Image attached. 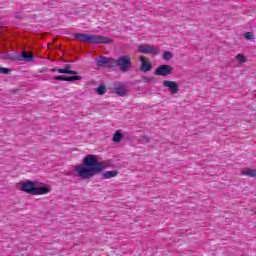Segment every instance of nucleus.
Segmentation results:
<instances>
[{
	"mask_svg": "<svg viewBox=\"0 0 256 256\" xmlns=\"http://www.w3.org/2000/svg\"><path fill=\"white\" fill-rule=\"evenodd\" d=\"M111 167V161H99L96 155H87L83 159V165H77L74 167L78 177L80 179H92L95 175L101 174L105 169H109Z\"/></svg>",
	"mask_w": 256,
	"mask_h": 256,
	"instance_id": "obj_1",
	"label": "nucleus"
},
{
	"mask_svg": "<svg viewBox=\"0 0 256 256\" xmlns=\"http://www.w3.org/2000/svg\"><path fill=\"white\" fill-rule=\"evenodd\" d=\"M75 39L78 41H81L82 43H93L96 45L104 44L107 45L109 43H112V40L110 38H107L105 36L101 35H95V34H83V33H76L74 34Z\"/></svg>",
	"mask_w": 256,
	"mask_h": 256,
	"instance_id": "obj_2",
	"label": "nucleus"
},
{
	"mask_svg": "<svg viewBox=\"0 0 256 256\" xmlns=\"http://www.w3.org/2000/svg\"><path fill=\"white\" fill-rule=\"evenodd\" d=\"M113 67H118L122 73H127L133 69L131 56L122 55L117 60L114 59Z\"/></svg>",
	"mask_w": 256,
	"mask_h": 256,
	"instance_id": "obj_3",
	"label": "nucleus"
},
{
	"mask_svg": "<svg viewBox=\"0 0 256 256\" xmlns=\"http://www.w3.org/2000/svg\"><path fill=\"white\" fill-rule=\"evenodd\" d=\"M138 53H144L145 55H153L157 57L159 55V47L152 46L150 44H141L138 46Z\"/></svg>",
	"mask_w": 256,
	"mask_h": 256,
	"instance_id": "obj_4",
	"label": "nucleus"
},
{
	"mask_svg": "<svg viewBox=\"0 0 256 256\" xmlns=\"http://www.w3.org/2000/svg\"><path fill=\"white\" fill-rule=\"evenodd\" d=\"M173 73V67L167 64L160 65L155 71L154 75L158 77H167V75H171Z\"/></svg>",
	"mask_w": 256,
	"mask_h": 256,
	"instance_id": "obj_5",
	"label": "nucleus"
},
{
	"mask_svg": "<svg viewBox=\"0 0 256 256\" xmlns=\"http://www.w3.org/2000/svg\"><path fill=\"white\" fill-rule=\"evenodd\" d=\"M163 87H167L169 93L172 95H177L179 93V86L177 85V82L171 81V80H164L162 82Z\"/></svg>",
	"mask_w": 256,
	"mask_h": 256,
	"instance_id": "obj_6",
	"label": "nucleus"
},
{
	"mask_svg": "<svg viewBox=\"0 0 256 256\" xmlns=\"http://www.w3.org/2000/svg\"><path fill=\"white\" fill-rule=\"evenodd\" d=\"M113 91L118 97H125L127 95V85L123 82L116 83L114 85Z\"/></svg>",
	"mask_w": 256,
	"mask_h": 256,
	"instance_id": "obj_7",
	"label": "nucleus"
},
{
	"mask_svg": "<svg viewBox=\"0 0 256 256\" xmlns=\"http://www.w3.org/2000/svg\"><path fill=\"white\" fill-rule=\"evenodd\" d=\"M35 182L28 180L22 183L21 191L28 193V195H34L35 193Z\"/></svg>",
	"mask_w": 256,
	"mask_h": 256,
	"instance_id": "obj_8",
	"label": "nucleus"
},
{
	"mask_svg": "<svg viewBox=\"0 0 256 256\" xmlns=\"http://www.w3.org/2000/svg\"><path fill=\"white\" fill-rule=\"evenodd\" d=\"M113 62V58L100 57L96 59V65H98V67H113Z\"/></svg>",
	"mask_w": 256,
	"mask_h": 256,
	"instance_id": "obj_9",
	"label": "nucleus"
},
{
	"mask_svg": "<svg viewBox=\"0 0 256 256\" xmlns=\"http://www.w3.org/2000/svg\"><path fill=\"white\" fill-rule=\"evenodd\" d=\"M47 193H51V187L47 185L35 186L33 195H47Z\"/></svg>",
	"mask_w": 256,
	"mask_h": 256,
	"instance_id": "obj_10",
	"label": "nucleus"
},
{
	"mask_svg": "<svg viewBox=\"0 0 256 256\" xmlns=\"http://www.w3.org/2000/svg\"><path fill=\"white\" fill-rule=\"evenodd\" d=\"M55 81H68L70 83H73L74 81H81V76H55Z\"/></svg>",
	"mask_w": 256,
	"mask_h": 256,
	"instance_id": "obj_11",
	"label": "nucleus"
},
{
	"mask_svg": "<svg viewBox=\"0 0 256 256\" xmlns=\"http://www.w3.org/2000/svg\"><path fill=\"white\" fill-rule=\"evenodd\" d=\"M147 58H145L144 56H141L140 57V61H141V68L140 70L143 71V73H147L149 71H151L152 69V65H151V62L149 61H146Z\"/></svg>",
	"mask_w": 256,
	"mask_h": 256,
	"instance_id": "obj_12",
	"label": "nucleus"
},
{
	"mask_svg": "<svg viewBox=\"0 0 256 256\" xmlns=\"http://www.w3.org/2000/svg\"><path fill=\"white\" fill-rule=\"evenodd\" d=\"M34 59L35 55L26 51H23L22 54L18 56L19 61H26L27 63H31L32 61H34Z\"/></svg>",
	"mask_w": 256,
	"mask_h": 256,
	"instance_id": "obj_13",
	"label": "nucleus"
},
{
	"mask_svg": "<svg viewBox=\"0 0 256 256\" xmlns=\"http://www.w3.org/2000/svg\"><path fill=\"white\" fill-rule=\"evenodd\" d=\"M117 175H119V171L117 170L105 171L102 174V179H113V177H117Z\"/></svg>",
	"mask_w": 256,
	"mask_h": 256,
	"instance_id": "obj_14",
	"label": "nucleus"
},
{
	"mask_svg": "<svg viewBox=\"0 0 256 256\" xmlns=\"http://www.w3.org/2000/svg\"><path fill=\"white\" fill-rule=\"evenodd\" d=\"M57 73H62V74H66V75H77V71L66 70V68H59L57 70Z\"/></svg>",
	"mask_w": 256,
	"mask_h": 256,
	"instance_id": "obj_15",
	"label": "nucleus"
},
{
	"mask_svg": "<svg viewBox=\"0 0 256 256\" xmlns=\"http://www.w3.org/2000/svg\"><path fill=\"white\" fill-rule=\"evenodd\" d=\"M241 175H246V177H256V170L255 169L244 170L241 172Z\"/></svg>",
	"mask_w": 256,
	"mask_h": 256,
	"instance_id": "obj_16",
	"label": "nucleus"
},
{
	"mask_svg": "<svg viewBox=\"0 0 256 256\" xmlns=\"http://www.w3.org/2000/svg\"><path fill=\"white\" fill-rule=\"evenodd\" d=\"M121 139H123V135H122L119 131H117V132L114 134V136H113V138H112V141H113L114 143H121Z\"/></svg>",
	"mask_w": 256,
	"mask_h": 256,
	"instance_id": "obj_17",
	"label": "nucleus"
},
{
	"mask_svg": "<svg viewBox=\"0 0 256 256\" xmlns=\"http://www.w3.org/2000/svg\"><path fill=\"white\" fill-rule=\"evenodd\" d=\"M97 95H105L107 93V88L105 85H100L98 88H96Z\"/></svg>",
	"mask_w": 256,
	"mask_h": 256,
	"instance_id": "obj_18",
	"label": "nucleus"
},
{
	"mask_svg": "<svg viewBox=\"0 0 256 256\" xmlns=\"http://www.w3.org/2000/svg\"><path fill=\"white\" fill-rule=\"evenodd\" d=\"M236 59L237 61H239V63H247V59L245 58V56H243V54L236 55Z\"/></svg>",
	"mask_w": 256,
	"mask_h": 256,
	"instance_id": "obj_19",
	"label": "nucleus"
},
{
	"mask_svg": "<svg viewBox=\"0 0 256 256\" xmlns=\"http://www.w3.org/2000/svg\"><path fill=\"white\" fill-rule=\"evenodd\" d=\"M172 58H173V54L171 52L169 51L164 52L163 59H165L166 61H169Z\"/></svg>",
	"mask_w": 256,
	"mask_h": 256,
	"instance_id": "obj_20",
	"label": "nucleus"
},
{
	"mask_svg": "<svg viewBox=\"0 0 256 256\" xmlns=\"http://www.w3.org/2000/svg\"><path fill=\"white\" fill-rule=\"evenodd\" d=\"M142 81H144V83H153V81H155V79L152 77L143 76Z\"/></svg>",
	"mask_w": 256,
	"mask_h": 256,
	"instance_id": "obj_21",
	"label": "nucleus"
},
{
	"mask_svg": "<svg viewBox=\"0 0 256 256\" xmlns=\"http://www.w3.org/2000/svg\"><path fill=\"white\" fill-rule=\"evenodd\" d=\"M244 37H245V39H247L248 41H251V40L255 39V37L253 36V33H251V32L245 33Z\"/></svg>",
	"mask_w": 256,
	"mask_h": 256,
	"instance_id": "obj_22",
	"label": "nucleus"
},
{
	"mask_svg": "<svg viewBox=\"0 0 256 256\" xmlns=\"http://www.w3.org/2000/svg\"><path fill=\"white\" fill-rule=\"evenodd\" d=\"M1 73L4 75H10L11 74V69L9 68H1Z\"/></svg>",
	"mask_w": 256,
	"mask_h": 256,
	"instance_id": "obj_23",
	"label": "nucleus"
},
{
	"mask_svg": "<svg viewBox=\"0 0 256 256\" xmlns=\"http://www.w3.org/2000/svg\"><path fill=\"white\" fill-rule=\"evenodd\" d=\"M9 54H7L6 52H1V59H9Z\"/></svg>",
	"mask_w": 256,
	"mask_h": 256,
	"instance_id": "obj_24",
	"label": "nucleus"
},
{
	"mask_svg": "<svg viewBox=\"0 0 256 256\" xmlns=\"http://www.w3.org/2000/svg\"><path fill=\"white\" fill-rule=\"evenodd\" d=\"M72 67H73V66H71V64H68V65H65L64 68H65L67 71H71Z\"/></svg>",
	"mask_w": 256,
	"mask_h": 256,
	"instance_id": "obj_25",
	"label": "nucleus"
},
{
	"mask_svg": "<svg viewBox=\"0 0 256 256\" xmlns=\"http://www.w3.org/2000/svg\"><path fill=\"white\" fill-rule=\"evenodd\" d=\"M66 175H67V176H71V175H73V172L68 171V172H66Z\"/></svg>",
	"mask_w": 256,
	"mask_h": 256,
	"instance_id": "obj_26",
	"label": "nucleus"
},
{
	"mask_svg": "<svg viewBox=\"0 0 256 256\" xmlns=\"http://www.w3.org/2000/svg\"><path fill=\"white\" fill-rule=\"evenodd\" d=\"M57 71H59V69H57V68H52V73H55V72H57Z\"/></svg>",
	"mask_w": 256,
	"mask_h": 256,
	"instance_id": "obj_27",
	"label": "nucleus"
},
{
	"mask_svg": "<svg viewBox=\"0 0 256 256\" xmlns=\"http://www.w3.org/2000/svg\"><path fill=\"white\" fill-rule=\"evenodd\" d=\"M4 46H5V44H3V38H2V49H3Z\"/></svg>",
	"mask_w": 256,
	"mask_h": 256,
	"instance_id": "obj_28",
	"label": "nucleus"
}]
</instances>
